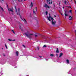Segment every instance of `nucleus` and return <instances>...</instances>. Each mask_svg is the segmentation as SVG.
Masks as SVG:
<instances>
[{
	"mask_svg": "<svg viewBox=\"0 0 76 76\" xmlns=\"http://www.w3.org/2000/svg\"><path fill=\"white\" fill-rule=\"evenodd\" d=\"M75 4H76V2H75Z\"/></svg>",
	"mask_w": 76,
	"mask_h": 76,
	"instance_id": "a18cd8bd",
	"label": "nucleus"
},
{
	"mask_svg": "<svg viewBox=\"0 0 76 76\" xmlns=\"http://www.w3.org/2000/svg\"><path fill=\"white\" fill-rule=\"evenodd\" d=\"M39 56V57H40V58H41V57H42V56Z\"/></svg>",
	"mask_w": 76,
	"mask_h": 76,
	"instance_id": "7c9ffc66",
	"label": "nucleus"
},
{
	"mask_svg": "<svg viewBox=\"0 0 76 76\" xmlns=\"http://www.w3.org/2000/svg\"><path fill=\"white\" fill-rule=\"evenodd\" d=\"M54 17H55V18H56V16L55 15H54Z\"/></svg>",
	"mask_w": 76,
	"mask_h": 76,
	"instance_id": "e433bc0d",
	"label": "nucleus"
},
{
	"mask_svg": "<svg viewBox=\"0 0 76 76\" xmlns=\"http://www.w3.org/2000/svg\"><path fill=\"white\" fill-rule=\"evenodd\" d=\"M45 13H46V15H47V13H48V12H47V11H46V12Z\"/></svg>",
	"mask_w": 76,
	"mask_h": 76,
	"instance_id": "b1692460",
	"label": "nucleus"
},
{
	"mask_svg": "<svg viewBox=\"0 0 76 76\" xmlns=\"http://www.w3.org/2000/svg\"><path fill=\"white\" fill-rule=\"evenodd\" d=\"M11 31H12V32H13V31H14V30H13V29H12Z\"/></svg>",
	"mask_w": 76,
	"mask_h": 76,
	"instance_id": "c756f323",
	"label": "nucleus"
},
{
	"mask_svg": "<svg viewBox=\"0 0 76 76\" xmlns=\"http://www.w3.org/2000/svg\"><path fill=\"white\" fill-rule=\"evenodd\" d=\"M50 56L51 57H53V56H54V55L53 54H51L50 55Z\"/></svg>",
	"mask_w": 76,
	"mask_h": 76,
	"instance_id": "dca6fc26",
	"label": "nucleus"
},
{
	"mask_svg": "<svg viewBox=\"0 0 76 76\" xmlns=\"http://www.w3.org/2000/svg\"><path fill=\"white\" fill-rule=\"evenodd\" d=\"M0 76H1V75H0Z\"/></svg>",
	"mask_w": 76,
	"mask_h": 76,
	"instance_id": "49530a36",
	"label": "nucleus"
},
{
	"mask_svg": "<svg viewBox=\"0 0 76 76\" xmlns=\"http://www.w3.org/2000/svg\"><path fill=\"white\" fill-rule=\"evenodd\" d=\"M37 49L38 50H39V47H37Z\"/></svg>",
	"mask_w": 76,
	"mask_h": 76,
	"instance_id": "a878e982",
	"label": "nucleus"
},
{
	"mask_svg": "<svg viewBox=\"0 0 76 76\" xmlns=\"http://www.w3.org/2000/svg\"><path fill=\"white\" fill-rule=\"evenodd\" d=\"M15 41V39H14L12 40V41Z\"/></svg>",
	"mask_w": 76,
	"mask_h": 76,
	"instance_id": "72a5a7b5",
	"label": "nucleus"
},
{
	"mask_svg": "<svg viewBox=\"0 0 76 76\" xmlns=\"http://www.w3.org/2000/svg\"><path fill=\"white\" fill-rule=\"evenodd\" d=\"M25 35L27 37H28L29 38H31V37H32V35H34V34H29V32H27V33H25Z\"/></svg>",
	"mask_w": 76,
	"mask_h": 76,
	"instance_id": "f03ea898",
	"label": "nucleus"
},
{
	"mask_svg": "<svg viewBox=\"0 0 76 76\" xmlns=\"http://www.w3.org/2000/svg\"><path fill=\"white\" fill-rule=\"evenodd\" d=\"M65 13H64L65 16H68V14H67V10H65Z\"/></svg>",
	"mask_w": 76,
	"mask_h": 76,
	"instance_id": "0eeeda50",
	"label": "nucleus"
},
{
	"mask_svg": "<svg viewBox=\"0 0 76 76\" xmlns=\"http://www.w3.org/2000/svg\"><path fill=\"white\" fill-rule=\"evenodd\" d=\"M35 37H38V35H35Z\"/></svg>",
	"mask_w": 76,
	"mask_h": 76,
	"instance_id": "bb28decb",
	"label": "nucleus"
},
{
	"mask_svg": "<svg viewBox=\"0 0 76 76\" xmlns=\"http://www.w3.org/2000/svg\"><path fill=\"white\" fill-rule=\"evenodd\" d=\"M8 40H9V41H12V39H8Z\"/></svg>",
	"mask_w": 76,
	"mask_h": 76,
	"instance_id": "6ab92c4d",
	"label": "nucleus"
},
{
	"mask_svg": "<svg viewBox=\"0 0 76 76\" xmlns=\"http://www.w3.org/2000/svg\"><path fill=\"white\" fill-rule=\"evenodd\" d=\"M22 1V0H21Z\"/></svg>",
	"mask_w": 76,
	"mask_h": 76,
	"instance_id": "c03bdc74",
	"label": "nucleus"
},
{
	"mask_svg": "<svg viewBox=\"0 0 76 76\" xmlns=\"http://www.w3.org/2000/svg\"><path fill=\"white\" fill-rule=\"evenodd\" d=\"M7 6L8 7V10L9 12V13H10V12H12V15H13V10L12 8H9V7H8V5H7Z\"/></svg>",
	"mask_w": 76,
	"mask_h": 76,
	"instance_id": "7ed1b4c3",
	"label": "nucleus"
},
{
	"mask_svg": "<svg viewBox=\"0 0 76 76\" xmlns=\"http://www.w3.org/2000/svg\"><path fill=\"white\" fill-rule=\"evenodd\" d=\"M19 15L20 16V19H22V20H23V21H25V22H24L25 23H27V22L26 21V20H25V19L24 18H22V16H20V14H19Z\"/></svg>",
	"mask_w": 76,
	"mask_h": 76,
	"instance_id": "20e7f679",
	"label": "nucleus"
},
{
	"mask_svg": "<svg viewBox=\"0 0 76 76\" xmlns=\"http://www.w3.org/2000/svg\"><path fill=\"white\" fill-rule=\"evenodd\" d=\"M35 10H36L37 12V7H35Z\"/></svg>",
	"mask_w": 76,
	"mask_h": 76,
	"instance_id": "412c9836",
	"label": "nucleus"
},
{
	"mask_svg": "<svg viewBox=\"0 0 76 76\" xmlns=\"http://www.w3.org/2000/svg\"><path fill=\"white\" fill-rule=\"evenodd\" d=\"M22 46H23V47H24V48H25V46L24 45H22Z\"/></svg>",
	"mask_w": 76,
	"mask_h": 76,
	"instance_id": "4be33fe9",
	"label": "nucleus"
},
{
	"mask_svg": "<svg viewBox=\"0 0 76 76\" xmlns=\"http://www.w3.org/2000/svg\"><path fill=\"white\" fill-rule=\"evenodd\" d=\"M63 56V53H61L60 54L59 57H61V56Z\"/></svg>",
	"mask_w": 76,
	"mask_h": 76,
	"instance_id": "f8f14e48",
	"label": "nucleus"
},
{
	"mask_svg": "<svg viewBox=\"0 0 76 76\" xmlns=\"http://www.w3.org/2000/svg\"><path fill=\"white\" fill-rule=\"evenodd\" d=\"M43 47H46V45H45L43 46Z\"/></svg>",
	"mask_w": 76,
	"mask_h": 76,
	"instance_id": "393cba45",
	"label": "nucleus"
},
{
	"mask_svg": "<svg viewBox=\"0 0 76 76\" xmlns=\"http://www.w3.org/2000/svg\"><path fill=\"white\" fill-rule=\"evenodd\" d=\"M24 0V1H26V0Z\"/></svg>",
	"mask_w": 76,
	"mask_h": 76,
	"instance_id": "37998d69",
	"label": "nucleus"
},
{
	"mask_svg": "<svg viewBox=\"0 0 76 76\" xmlns=\"http://www.w3.org/2000/svg\"><path fill=\"white\" fill-rule=\"evenodd\" d=\"M13 34H15V31H13Z\"/></svg>",
	"mask_w": 76,
	"mask_h": 76,
	"instance_id": "473e14b6",
	"label": "nucleus"
},
{
	"mask_svg": "<svg viewBox=\"0 0 76 76\" xmlns=\"http://www.w3.org/2000/svg\"><path fill=\"white\" fill-rule=\"evenodd\" d=\"M5 47H6V48H7V45H6V44H5Z\"/></svg>",
	"mask_w": 76,
	"mask_h": 76,
	"instance_id": "a211bd4d",
	"label": "nucleus"
},
{
	"mask_svg": "<svg viewBox=\"0 0 76 76\" xmlns=\"http://www.w3.org/2000/svg\"><path fill=\"white\" fill-rule=\"evenodd\" d=\"M56 52L57 53H59V51L58 50V48H57Z\"/></svg>",
	"mask_w": 76,
	"mask_h": 76,
	"instance_id": "9d476101",
	"label": "nucleus"
},
{
	"mask_svg": "<svg viewBox=\"0 0 76 76\" xmlns=\"http://www.w3.org/2000/svg\"><path fill=\"white\" fill-rule=\"evenodd\" d=\"M72 22H71V23H70V24H72Z\"/></svg>",
	"mask_w": 76,
	"mask_h": 76,
	"instance_id": "4c0bfd02",
	"label": "nucleus"
},
{
	"mask_svg": "<svg viewBox=\"0 0 76 76\" xmlns=\"http://www.w3.org/2000/svg\"><path fill=\"white\" fill-rule=\"evenodd\" d=\"M66 62L67 63H68V64H69V60L68 59H67L66 60Z\"/></svg>",
	"mask_w": 76,
	"mask_h": 76,
	"instance_id": "ddd939ff",
	"label": "nucleus"
},
{
	"mask_svg": "<svg viewBox=\"0 0 76 76\" xmlns=\"http://www.w3.org/2000/svg\"><path fill=\"white\" fill-rule=\"evenodd\" d=\"M0 8L1 9V10H2V11H4L3 9L1 6H0Z\"/></svg>",
	"mask_w": 76,
	"mask_h": 76,
	"instance_id": "4468645a",
	"label": "nucleus"
},
{
	"mask_svg": "<svg viewBox=\"0 0 76 76\" xmlns=\"http://www.w3.org/2000/svg\"><path fill=\"white\" fill-rule=\"evenodd\" d=\"M33 4L32 3V2L31 3L30 6H31V7H32V6H33Z\"/></svg>",
	"mask_w": 76,
	"mask_h": 76,
	"instance_id": "2eb2a0df",
	"label": "nucleus"
},
{
	"mask_svg": "<svg viewBox=\"0 0 76 76\" xmlns=\"http://www.w3.org/2000/svg\"><path fill=\"white\" fill-rule=\"evenodd\" d=\"M76 30H75V33H76Z\"/></svg>",
	"mask_w": 76,
	"mask_h": 76,
	"instance_id": "ea45409f",
	"label": "nucleus"
},
{
	"mask_svg": "<svg viewBox=\"0 0 76 76\" xmlns=\"http://www.w3.org/2000/svg\"><path fill=\"white\" fill-rule=\"evenodd\" d=\"M69 12H70V13H72V10H70L69 11Z\"/></svg>",
	"mask_w": 76,
	"mask_h": 76,
	"instance_id": "c85d7f7f",
	"label": "nucleus"
},
{
	"mask_svg": "<svg viewBox=\"0 0 76 76\" xmlns=\"http://www.w3.org/2000/svg\"><path fill=\"white\" fill-rule=\"evenodd\" d=\"M48 4H52V0H47Z\"/></svg>",
	"mask_w": 76,
	"mask_h": 76,
	"instance_id": "423d86ee",
	"label": "nucleus"
},
{
	"mask_svg": "<svg viewBox=\"0 0 76 76\" xmlns=\"http://www.w3.org/2000/svg\"><path fill=\"white\" fill-rule=\"evenodd\" d=\"M19 28L20 29H21V31H22V29H21V26H19Z\"/></svg>",
	"mask_w": 76,
	"mask_h": 76,
	"instance_id": "aec40b11",
	"label": "nucleus"
},
{
	"mask_svg": "<svg viewBox=\"0 0 76 76\" xmlns=\"http://www.w3.org/2000/svg\"><path fill=\"white\" fill-rule=\"evenodd\" d=\"M56 56L57 57H58V54H56Z\"/></svg>",
	"mask_w": 76,
	"mask_h": 76,
	"instance_id": "5701e85b",
	"label": "nucleus"
},
{
	"mask_svg": "<svg viewBox=\"0 0 76 76\" xmlns=\"http://www.w3.org/2000/svg\"><path fill=\"white\" fill-rule=\"evenodd\" d=\"M16 54L17 56H18V54H19V52H18V51H16Z\"/></svg>",
	"mask_w": 76,
	"mask_h": 76,
	"instance_id": "9b49d317",
	"label": "nucleus"
},
{
	"mask_svg": "<svg viewBox=\"0 0 76 76\" xmlns=\"http://www.w3.org/2000/svg\"><path fill=\"white\" fill-rule=\"evenodd\" d=\"M48 20H49L50 22V21H51L52 22V23L53 25H55V23H56V21H53V18H51V16H50V15L49 17H47Z\"/></svg>",
	"mask_w": 76,
	"mask_h": 76,
	"instance_id": "f257e3e1",
	"label": "nucleus"
},
{
	"mask_svg": "<svg viewBox=\"0 0 76 76\" xmlns=\"http://www.w3.org/2000/svg\"><path fill=\"white\" fill-rule=\"evenodd\" d=\"M44 6L46 8V9H47V8H48V9H50V7L46 4H45V5H44Z\"/></svg>",
	"mask_w": 76,
	"mask_h": 76,
	"instance_id": "6e6552de",
	"label": "nucleus"
},
{
	"mask_svg": "<svg viewBox=\"0 0 76 76\" xmlns=\"http://www.w3.org/2000/svg\"><path fill=\"white\" fill-rule=\"evenodd\" d=\"M3 56H5V55L4 54H3Z\"/></svg>",
	"mask_w": 76,
	"mask_h": 76,
	"instance_id": "2f4dec72",
	"label": "nucleus"
},
{
	"mask_svg": "<svg viewBox=\"0 0 76 76\" xmlns=\"http://www.w3.org/2000/svg\"><path fill=\"white\" fill-rule=\"evenodd\" d=\"M18 1H19V2H20V1L19 0H18Z\"/></svg>",
	"mask_w": 76,
	"mask_h": 76,
	"instance_id": "c9c22d12",
	"label": "nucleus"
},
{
	"mask_svg": "<svg viewBox=\"0 0 76 76\" xmlns=\"http://www.w3.org/2000/svg\"><path fill=\"white\" fill-rule=\"evenodd\" d=\"M64 3H65V4H66V1H65Z\"/></svg>",
	"mask_w": 76,
	"mask_h": 76,
	"instance_id": "cd10ccee",
	"label": "nucleus"
},
{
	"mask_svg": "<svg viewBox=\"0 0 76 76\" xmlns=\"http://www.w3.org/2000/svg\"><path fill=\"white\" fill-rule=\"evenodd\" d=\"M15 10H16V13H17V15H18V13H19V10H20V9L19 8L18 9V11H17V10H16V7H15Z\"/></svg>",
	"mask_w": 76,
	"mask_h": 76,
	"instance_id": "39448f33",
	"label": "nucleus"
},
{
	"mask_svg": "<svg viewBox=\"0 0 76 76\" xmlns=\"http://www.w3.org/2000/svg\"><path fill=\"white\" fill-rule=\"evenodd\" d=\"M1 1H3V0H1Z\"/></svg>",
	"mask_w": 76,
	"mask_h": 76,
	"instance_id": "58836bf2",
	"label": "nucleus"
},
{
	"mask_svg": "<svg viewBox=\"0 0 76 76\" xmlns=\"http://www.w3.org/2000/svg\"><path fill=\"white\" fill-rule=\"evenodd\" d=\"M72 18L73 17H72V16H69V20H72Z\"/></svg>",
	"mask_w": 76,
	"mask_h": 76,
	"instance_id": "1a4fd4ad",
	"label": "nucleus"
},
{
	"mask_svg": "<svg viewBox=\"0 0 76 76\" xmlns=\"http://www.w3.org/2000/svg\"><path fill=\"white\" fill-rule=\"evenodd\" d=\"M70 7V8H71V7Z\"/></svg>",
	"mask_w": 76,
	"mask_h": 76,
	"instance_id": "79ce46f5",
	"label": "nucleus"
},
{
	"mask_svg": "<svg viewBox=\"0 0 76 76\" xmlns=\"http://www.w3.org/2000/svg\"><path fill=\"white\" fill-rule=\"evenodd\" d=\"M61 15H62V16H63V14H61Z\"/></svg>",
	"mask_w": 76,
	"mask_h": 76,
	"instance_id": "a19ab883",
	"label": "nucleus"
},
{
	"mask_svg": "<svg viewBox=\"0 0 76 76\" xmlns=\"http://www.w3.org/2000/svg\"><path fill=\"white\" fill-rule=\"evenodd\" d=\"M1 75H3V73H1Z\"/></svg>",
	"mask_w": 76,
	"mask_h": 76,
	"instance_id": "f704fd0d",
	"label": "nucleus"
},
{
	"mask_svg": "<svg viewBox=\"0 0 76 76\" xmlns=\"http://www.w3.org/2000/svg\"><path fill=\"white\" fill-rule=\"evenodd\" d=\"M33 13H34V14H35V10H34V9L33 10Z\"/></svg>",
	"mask_w": 76,
	"mask_h": 76,
	"instance_id": "f3484780",
	"label": "nucleus"
}]
</instances>
